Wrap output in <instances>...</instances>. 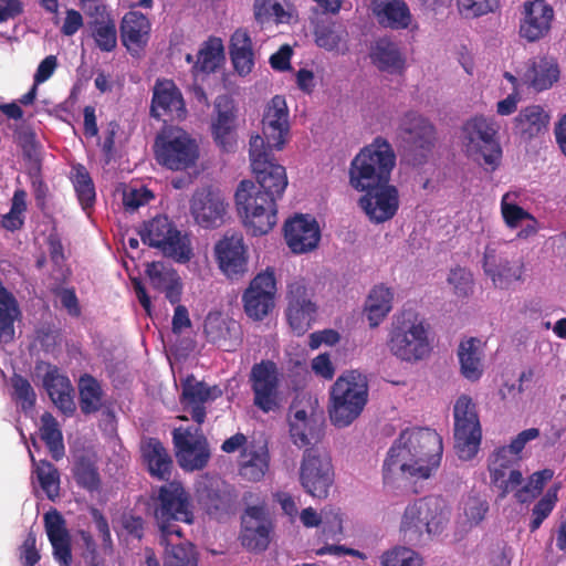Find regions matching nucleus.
Wrapping results in <instances>:
<instances>
[{"mask_svg": "<svg viewBox=\"0 0 566 566\" xmlns=\"http://www.w3.org/2000/svg\"><path fill=\"white\" fill-rule=\"evenodd\" d=\"M496 133L492 122L475 116L463 124L460 136L465 156L492 171L500 166L502 158Z\"/></svg>", "mask_w": 566, "mask_h": 566, "instance_id": "0eeeda50", "label": "nucleus"}, {"mask_svg": "<svg viewBox=\"0 0 566 566\" xmlns=\"http://www.w3.org/2000/svg\"><path fill=\"white\" fill-rule=\"evenodd\" d=\"M371 10L378 23L391 30L408 29L412 21L405 0H373Z\"/></svg>", "mask_w": 566, "mask_h": 566, "instance_id": "e433bc0d", "label": "nucleus"}, {"mask_svg": "<svg viewBox=\"0 0 566 566\" xmlns=\"http://www.w3.org/2000/svg\"><path fill=\"white\" fill-rule=\"evenodd\" d=\"M187 109L180 90L172 80L158 78L153 88L150 115L160 119H184Z\"/></svg>", "mask_w": 566, "mask_h": 566, "instance_id": "b1692460", "label": "nucleus"}, {"mask_svg": "<svg viewBox=\"0 0 566 566\" xmlns=\"http://www.w3.org/2000/svg\"><path fill=\"white\" fill-rule=\"evenodd\" d=\"M20 317L21 310L17 298L0 300V343L10 344L14 340V323Z\"/></svg>", "mask_w": 566, "mask_h": 566, "instance_id": "603ef678", "label": "nucleus"}, {"mask_svg": "<svg viewBox=\"0 0 566 566\" xmlns=\"http://www.w3.org/2000/svg\"><path fill=\"white\" fill-rule=\"evenodd\" d=\"M228 51L233 69L239 75L247 76L253 71L255 52L247 29L239 28L231 34Z\"/></svg>", "mask_w": 566, "mask_h": 566, "instance_id": "c9c22d12", "label": "nucleus"}, {"mask_svg": "<svg viewBox=\"0 0 566 566\" xmlns=\"http://www.w3.org/2000/svg\"><path fill=\"white\" fill-rule=\"evenodd\" d=\"M92 34L96 46L103 52H112L117 45V30L114 20H95L92 23Z\"/></svg>", "mask_w": 566, "mask_h": 566, "instance_id": "052dcab7", "label": "nucleus"}, {"mask_svg": "<svg viewBox=\"0 0 566 566\" xmlns=\"http://www.w3.org/2000/svg\"><path fill=\"white\" fill-rule=\"evenodd\" d=\"M210 399V388L202 381L189 376L182 382L181 403L191 419L201 426L206 419L205 403Z\"/></svg>", "mask_w": 566, "mask_h": 566, "instance_id": "ea45409f", "label": "nucleus"}, {"mask_svg": "<svg viewBox=\"0 0 566 566\" xmlns=\"http://www.w3.org/2000/svg\"><path fill=\"white\" fill-rule=\"evenodd\" d=\"M253 11L255 20L261 24L272 20L282 22L286 15L283 6L277 0H254Z\"/></svg>", "mask_w": 566, "mask_h": 566, "instance_id": "e2e57ef3", "label": "nucleus"}, {"mask_svg": "<svg viewBox=\"0 0 566 566\" xmlns=\"http://www.w3.org/2000/svg\"><path fill=\"white\" fill-rule=\"evenodd\" d=\"M368 401V382L364 375L350 370L339 376L329 390L328 415L337 428L352 424Z\"/></svg>", "mask_w": 566, "mask_h": 566, "instance_id": "7ed1b4c3", "label": "nucleus"}, {"mask_svg": "<svg viewBox=\"0 0 566 566\" xmlns=\"http://www.w3.org/2000/svg\"><path fill=\"white\" fill-rule=\"evenodd\" d=\"M144 244L157 248L165 255L174 258L178 262H188L191 258V249L181 238L180 231L166 216H157L143 223L138 230Z\"/></svg>", "mask_w": 566, "mask_h": 566, "instance_id": "ddd939ff", "label": "nucleus"}, {"mask_svg": "<svg viewBox=\"0 0 566 566\" xmlns=\"http://www.w3.org/2000/svg\"><path fill=\"white\" fill-rule=\"evenodd\" d=\"M40 437L55 461L63 458L65 453L63 434L59 422L53 415L48 411L41 416Z\"/></svg>", "mask_w": 566, "mask_h": 566, "instance_id": "09e8293b", "label": "nucleus"}, {"mask_svg": "<svg viewBox=\"0 0 566 566\" xmlns=\"http://www.w3.org/2000/svg\"><path fill=\"white\" fill-rule=\"evenodd\" d=\"M13 136L28 165L33 164L35 160H41L39 153L40 144L34 129L30 125L17 126L13 130Z\"/></svg>", "mask_w": 566, "mask_h": 566, "instance_id": "bf43d9fd", "label": "nucleus"}, {"mask_svg": "<svg viewBox=\"0 0 566 566\" xmlns=\"http://www.w3.org/2000/svg\"><path fill=\"white\" fill-rule=\"evenodd\" d=\"M322 531L326 538L339 539L343 535V514L339 509L324 507L322 510Z\"/></svg>", "mask_w": 566, "mask_h": 566, "instance_id": "774afa93", "label": "nucleus"}, {"mask_svg": "<svg viewBox=\"0 0 566 566\" xmlns=\"http://www.w3.org/2000/svg\"><path fill=\"white\" fill-rule=\"evenodd\" d=\"M334 479L329 454L318 447L305 449L300 465V483L304 491L313 497L326 499Z\"/></svg>", "mask_w": 566, "mask_h": 566, "instance_id": "f8f14e48", "label": "nucleus"}, {"mask_svg": "<svg viewBox=\"0 0 566 566\" xmlns=\"http://www.w3.org/2000/svg\"><path fill=\"white\" fill-rule=\"evenodd\" d=\"M160 544L165 546L167 566H197L195 546L184 538V533L178 537L175 534L160 533Z\"/></svg>", "mask_w": 566, "mask_h": 566, "instance_id": "c03bdc74", "label": "nucleus"}, {"mask_svg": "<svg viewBox=\"0 0 566 566\" xmlns=\"http://www.w3.org/2000/svg\"><path fill=\"white\" fill-rule=\"evenodd\" d=\"M219 270L229 280L241 279L248 272V250L241 234L224 235L214 245Z\"/></svg>", "mask_w": 566, "mask_h": 566, "instance_id": "4be33fe9", "label": "nucleus"}, {"mask_svg": "<svg viewBox=\"0 0 566 566\" xmlns=\"http://www.w3.org/2000/svg\"><path fill=\"white\" fill-rule=\"evenodd\" d=\"M381 566H422V559L410 548L395 547L382 554Z\"/></svg>", "mask_w": 566, "mask_h": 566, "instance_id": "0e129e2a", "label": "nucleus"}, {"mask_svg": "<svg viewBox=\"0 0 566 566\" xmlns=\"http://www.w3.org/2000/svg\"><path fill=\"white\" fill-rule=\"evenodd\" d=\"M153 149L156 161L171 171L195 167L200 156L197 140L178 126L161 128L156 135Z\"/></svg>", "mask_w": 566, "mask_h": 566, "instance_id": "423d86ee", "label": "nucleus"}, {"mask_svg": "<svg viewBox=\"0 0 566 566\" xmlns=\"http://www.w3.org/2000/svg\"><path fill=\"white\" fill-rule=\"evenodd\" d=\"M224 57L223 44L219 38H209L198 52L196 67L203 73L214 72Z\"/></svg>", "mask_w": 566, "mask_h": 566, "instance_id": "5fc2aeb1", "label": "nucleus"}, {"mask_svg": "<svg viewBox=\"0 0 566 566\" xmlns=\"http://www.w3.org/2000/svg\"><path fill=\"white\" fill-rule=\"evenodd\" d=\"M14 399L21 403L22 410H31L36 400V395L30 381L21 375L14 374L11 378Z\"/></svg>", "mask_w": 566, "mask_h": 566, "instance_id": "338daca9", "label": "nucleus"}, {"mask_svg": "<svg viewBox=\"0 0 566 566\" xmlns=\"http://www.w3.org/2000/svg\"><path fill=\"white\" fill-rule=\"evenodd\" d=\"M42 366L46 367V371L42 379V385L46 390L54 406L65 416H72L75 410L74 388L69 377L60 371V369L51 364L41 363L36 365V369Z\"/></svg>", "mask_w": 566, "mask_h": 566, "instance_id": "cd10ccee", "label": "nucleus"}, {"mask_svg": "<svg viewBox=\"0 0 566 566\" xmlns=\"http://www.w3.org/2000/svg\"><path fill=\"white\" fill-rule=\"evenodd\" d=\"M239 216L254 237L269 233L277 223V199L256 191L251 180H242L234 195Z\"/></svg>", "mask_w": 566, "mask_h": 566, "instance_id": "39448f33", "label": "nucleus"}, {"mask_svg": "<svg viewBox=\"0 0 566 566\" xmlns=\"http://www.w3.org/2000/svg\"><path fill=\"white\" fill-rule=\"evenodd\" d=\"M144 463L149 474L160 481H168L171 475L172 459L157 438H148L140 448Z\"/></svg>", "mask_w": 566, "mask_h": 566, "instance_id": "4c0bfd02", "label": "nucleus"}, {"mask_svg": "<svg viewBox=\"0 0 566 566\" xmlns=\"http://www.w3.org/2000/svg\"><path fill=\"white\" fill-rule=\"evenodd\" d=\"M554 471L544 469L534 472L526 481L517 486L513 493L515 501L520 504L533 502L544 490L545 484L553 479Z\"/></svg>", "mask_w": 566, "mask_h": 566, "instance_id": "8fccbe9b", "label": "nucleus"}, {"mask_svg": "<svg viewBox=\"0 0 566 566\" xmlns=\"http://www.w3.org/2000/svg\"><path fill=\"white\" fill-rule=\"evenodd\" d=\"M483 343L476 337H470L460 343L458 358L462 376L476 381L483 375Z\"/></svg>", "mask_w": 566, "mask_h": 566, "instance_id": "37998d69", "label": "nucleus"}, {"mask_svg": "<svg viewBox=\"0 0 566 566\" xmlns=\"http://www.w3.org/2000/svg\"><path fill=\"white\" fill-rule=\"evenodd\" d=\"M276 279L274 270L266 268L258 273L242 294L245 314L254 319L262 321L275 305Z\"/></svg>", "mask_w": 566, "mask_h": 566, "instance_id": "a211bd4d", "label": "nucleus"}, {"mask_svg": "<svg viewBox=\"0 0 566 566\" xmlns=\"http://www.w3.org/2000/svg\"><path fill=\"white\" fill-rule=\"evenodd\" d=\"M399 136L415 150L430 151L436 140L434 126L416 112L406 113L399 123Z\"/></svg>", "mask_w": 566, "mask_h": 566, "instance_id": "c756f323", "label": "nucleus"}, {"mask_svg": "<svg viewBox=\"0 0 566 566\" xmlns=\"http://www.w3.org/2000/svg\"><path fill=\"white\" fill-rule=\"evenodd\" d=\"M369 57L380 72L401 74L406 69V57L398 44L387 36L379 38L373 43Z\"/></svg>", "mask_w": 566, "mask_h": 566, "instance_id": "f704fd0d", "label": "nucleus"}, {"mask_svg": "<svg viewBox=\"0 0 566 566\" xmlns=\"http://www.w3.org/2000/svg\"><path fill=\"white\" fill-rule=\"evenodd\" d=\"M483 270L495 287L507 289L512 283L522 280L524 262L506 244L491 243L484 250Z\"/></svg>", "mask_w": 566, "mask_h": 566, "instance_id": "2eb2a0df", "label": "nucleus"}, {"mask_svg": "<svg viewBox=\"0 0 566 566\" xmlns=\"http://www.w3.org/2000/svg\"><path fill=\"white\" fill-rule=\"evenodd\" d=\"M312 298L313 293L304 279H295L287 284L285 314L291 328L297 335L306 333L316 319L318 307Z\"/></svg>", "mask_w": 566, "mask_h": 566, "instance_id": "f3484780", "label": "nucleus"}, {"mask_svg": "<svg viewBox=\"0 0 566 566\" xmlns=\"http://www.w3.org/2000/svg\"><path fill=\"white\" fill-rule=\"evenodd\" d=\"M396 159L391 144L377 136L353 158L348 172L349 185L355 190L363 191L388 184Z\"/></svg>", "mask_w": 566, "mask_h": 566, "instance_id": "f257e3e1", "label": "nucleus"}, {"mask_svg": "<svg viewBox=\"0 0 566 566\" xmlns=\"http://www.w3.org/2000/svg\"><path fill=\"white\" fill-rule=\"evenodd\" d=\"M430 326L413 311L397 314L388 334L389 352L406 363H417L427 358L431 350Z\"/></svg>", "mask_w": 566, "mask_h": 566, "instance_id": "f03ea898", "label": "nucleus"}, {"mask_svg": "<svg viewBox=\"0 0 566 566\" xmlns=\"http://www.w3.org/2000/svg\"><path fill=\"white\" fill-rule=\"evenodd\" d=\"M158 506L155 517L160 533L181 536V527L178 522L192 524L195 515L189 493L179 482H170L159 488Z\"/></svg>", "mask_w": 566, "mask_h": 566, "instance_id": "1a4fd4ad", "label": "nucleus"}, {"mask_svg": "<svg viewBox=\"0 0 566 566\" xmlns=\"http://www.w3.org/2000/svg\"><path fill=\"white\" fill-rule=\"evenodd\" d=\"M394 294L384 284L376 285L369 292L365 311L370 327H377L392 308Z\"/></svg>", "mask_w": 566, "mask_h": 566, "instance_id": "49530a36", "label": "nucleus"}, {"mask_svg": "<svg viewBox=\"0 0 566 566\" xmlns=\"http://www.w3.org/2000/svg\"><path fill=\"white\" fill-rule=\"evenodd\" d=\"M361 192H365V195L359 199V206L370 221L382 223L394 218L397 213L399 193L394 185L388 182L369 190H363Z\"/></svg>", "mask_w": 566, "mask_h": 566, "instance_id": "393cba45", "label": "nucleus"}, {"mask_svg": "<svg viewBox=\"0 0 566 566\" xmlns=\"http://www.w3.org/2000/svg\"><path fill=\"white\" fill-rule=\"evenodd\" d=\"M448 522L449 510L444 501L438 496H426L407 505L401 517L400 532L407 543L416 545L424 534H441Z\"/></svg>", "mask_w": 566, "mask_h": 566, "instance_id": "20e7f679", "label": "nucleus"}, {"mask_svg": "<svg viewBox=\"0 0 566 566\" xmlns=\"http://www.w3.org/2000/svg\"><path fill=\"white\" fill-rule=\"evenodd\" d=\"M44 527L52 546V554L60 566H71L72 543L65 520L57 510L44 514Z\"/></svg>", "mask_w": 566, "mask_h": 566, "instance_id": "2f4dec72", "label": "nucleus"}, {"mask_svg": "<svg viewBox=\"0 0 566 566\" xmlns=\"http://www.w3.org/2000/svg\"><path fill=\"white\" fill-rule=\"evenodd\" d=\"M270 455L265 447L251 443L241 451L239 474L251 482L261 481L269 470Z\"/></svg>", "mask_w": 566, "mask_h": 566, "instance_id": "79ce46f5", "label": "nucleus"}, {"mask_svg": "<svg viewBox=\"0 0 566 566\" xmlns=\"http://www.w3.org/2000/svg\"><path fill=\"white\" fill-rule=\"evenodd\" d=\"M555 17L553 7L545 0L525 1L520 20V36L537 42L548 35Z\"/></svg>", "mask_w": 566, "mask_h": 566, "instance_id": "5701e85b", "label": "nucleus"}, {"mask_svg": "<svg viewBox=\"0 0 566 566\" xmlns=\"http://www.w3.org/2000/svg\"><path fill=\"white\" fill-rule=\"evenodd\" d=\"M254 405L264 412L277 407L279 370L276 364L265 359L254 364L250 374Z\"/></svg>", "mask_w": 566, "mask_h": 566, "instance_id": "412c9836", "label": "nucleus"}, {"mask_svg": "<svg viewBox=\"0 0 566 566\" xmlns=\"http://www.w3.org/2000/svg\"><path fill=\"white\" fill-rule=\"evenodd\" d=\"M262 133L265 148L283 149L290 133L289 107L284 96L275 95L268 103L262 118Z\"/></svg>", "mask_w": 566, "mask_h": 566, "instance_id": "6ab92c4d", "label": "nucleus"}, {"mask_svg": "<svg viewBox=\"0 0 566 566\" xmlns=\"http://www.w3.org/2000/svg\"><path fill=\"white\" fill-rule=\"evenodd\" d=\"M454 449L461 460H471L479 451L482 429L475 402L461 395L453 406Z\"/></svg>", "mask_w": 566, "mask_h": 566, "instance_id": "9d476101", "label": "nucleus"}, {"mask_svg": "<svg viewBox=\"0 0 566 566\" xmlns=\"http://www.w3.org/2000/svg\"><path fill=\"white\" fill-rule=\"evenodd\" d=\"M290 436L298 448H305L319 442L323 429L317 422H290Z\"/></svg>", "mask_w": 566, "mask_h": 566, "instance_id": "13d9d810", "label": "nucleus"}, {"mask_svg": "<svg viewBox=\"0 0 566 566\" xmlns=\"http://www.w3.org/2000/svg\"><path fill=\"white\" fill-rule=\"evenodd\" d=\"M199 427H179L172 431L176 458L180 468L186 471L202 470L210 459L207 439Z\"/></svg>", "mask_w": 566, "mask_h": 566, "instance_id": "dca6fc26", "label": "nucleus"}, {"mask_svg": "<svg viewBox=\"0 0 566 566\" xmlns=\"http://www.w3.org/2000/svg\"><path fill=\"white\" fill-rule=\"evenodd\" d=\"M240 539L250 552H264L271 542L273 523L263 506H249L242 515Z\"/></svg>", "mask_w": 566, "mask_h": 566, "instance_id": "aec40b11", "label": "nucleus"}, {"mask_svg": "<svg viewBox=\"0 0 566 566\" xmlns=\"http://www.w3.org/2000/svg\"><path fill=\"white\" fill-rule=\"evenodd\" d=\"M190 212L201 228L216 229L223 224L227 205L209 188L197 190L190 201Z\"/></svg>", "mask_w": 566, "mask_h": 566, "instance_id": "a878e982", "label": "nucleus"}, {"mask_svg": "<svg viewBox=\"0 0 566 566\" xmlns=\"http://www.w3.org/2000/svg\"><path fill=\"white\" fill-rule=\"evenodd\" d=\"M145 272L151 287L163 292L170 304L180 302L182 282L176 270L164 262H151L146 265Z\"/></svg>", "mask_w": 566, "mask_h": 566, "instance_id": "72a5a7b5", "label": "nucleus"}, {"mask_svg": "<svg viewBox=\"0 0 566 566\" xmlns=\"http://www.w3.org/2000/svg\"><path fill=\"white\" fill-rule=\"evenodd\" d=\"M558 485H553L547 490L543 497H541L532 510V518L530 522V531L533 533L537 531L543 522L551 515L557 501H558Z\"/></svg>", "mask_w": 566, "mask_h": 566, "instance_id": "680f3d73", "label": "nucleus"}, {"mask_svg": "<svg viewBox=\"0 0 566 566\" xmlns=\"http://www.w3.org/2000/svg\"><path fill=\"white\" fill-rule=\"evenodd\" d=\"M203 331L209 343L224 352H233L242 342L241 326L234 319H228L221 313H209L205 319Z\"/></svg>", "mask_w": 566, "mask_h": 566, "instance_id": "7c9ffc66", "label": "nucleus"}, {"mask_svg": "<svg viewBox=\"0 0 566 566\" xmlns=\"http://www.w3.org/2000/svg\"><path fill=\"white\" fill-rule=\"evenodd\" d=\"M217 116L211 124V133L214 143L222 151H233L235 138V115L230 108L221 109L220 103L216 105Z\"/></svg>", "mask_w": 566, "mask_h": 566, "instance_id": "a18cd8bd", "label": "nucleus"}, {"mask_svg": "<svg viewBox=\"0 0 566 566\" xmlns=\"http://www.w3.org/2000/svg\"><path fill=\"white\" fill-rule=\"evenodd\" d=\"M559 77L556 61L547 56H538L530 61L521 81L537 92L549 88Z\"/></svg>", "mask_w": 566, "mask_h": 566, "instance_id": "a19ab883", "label": "nucleus"}, {"mask_svg": "<svg viewBox=\"0 0 566 566\" xmlns=\"http://www.w3.org/2000/svg\"><path fill=\"white\" fill-rule=\"evenodd\" d=\"M196 493L199 506L212 520L226 521L238 510L235 488L219 476H203Z\"/></svg>", "mask_w": 566, "mask_h": 566, "instance_id": "9b49d317", "label": "nucleus"}, {"mask_svg": "<svg viewBox=\"0 0 566 566\" xmlns=\"http://www.w3.org/2000/svg\"><path fill=\"white\" fill-rule=\"evenodd\" d=\"M346 32L332 21H318L314 28L315 43L327 51L337 50L345 42Z\"/></svg>", "mask_w": 566, "mask_h": 566, "instance_id": "4d7b16f0", "label": "nucleus"}, {"mask_svg": "<svg viewBox=\"0 0 566 566\" xmlns=\"http://www.w3.org/2000/svg\"><path fill=\"white\" fill-rule=\"evenodd\" d=\"M73 476L78 486L95 492L101 489V476L95 462L88 457H80L73 468Z\"/></svg>", "mask_w": 566, "mask_h": 566, "instance_id": "864d4df0", "label": "nucleus"}, {"mask_svg": "<svg viewBox=\"0 0 566 566\" xmlns=\"http://www.w3.org/2000/svg\"><path fill=\"white\" fill-rule=\"evenodd\" d=\"M284 237L294 253H306L314 250L321 240V230L315 218L297 214L286 221Z\"/></svg>", "mask_w": 566, "mask_h": 566, "instance_id": "bb28decb", "label": "nucleus"}, {"mask_svg": "<svg viewBox=\"0 0 566 566\" xmlns=\"http://www.w3.org/2000/svg\"><path fill=\"white\" fill-rule=\"evenodd\" d=\"M30 458L34 467L33 473L49 499H54L60 491V473L57 469L49 461L41 460L36 462L30 452Z\"/></svg>", "mask_w": 566, "mask_h": 566, "instance_id": "3c124183", "label": "nucleus"}, {"mask_svg": "<svg viewBox=\"0 0 566 566\" xmlns=\"http://www.w3.org/2000/svg\"><path fill=\"white\" fill-rule=\"evenodd\" d=\"M151 24L148 18L138 11H128L120 22V40L126 50L137 56L146 48Z\"/></svg>", "mask_w": 566, "mask_h": 566, "instance_id": "473e14b6", "label": "nucleus"}, {"mask_svg": "<svg viewBox=\"0 0 566 566\" xmlns=\"http://www.w3.org/2000/svg\"><path fill=\"white\" fill-rule=\"evenodd\" d=\"M409 451H403L399 443H394L384 461L382 479L387 485H395L412 478L428 479L427 467H416L408 458Z\"/></svg>", "mask_w": 566, "mask_h": 566, "instance_id": "c85d7f7f", "label": "nucleus"}, {"mask_svg": "<svg viewBox=\"0 0 566 566\" xmlns=\"http://www.w3.org/2000/svg\"><path fill=\"white\" fill-rule=\"evenodd\" d=\"M272 151L265 148L260 135L251 137L249 156L258 184L256 191L281 200L289 184L287 175L285 167L276 161Z\"/></svg>", "mask_w": 566, "mask_h": 566, "instance_id": "6e6552de", "label": "nucleus"}, {"mask_svg": "<svg viewBox=\"0 0 566 566\" xmlns=\"http://www.w3.org/2000/svg\"><path fill=\"white\" fill-rule=\"evenodd\" d=\"M491 485L497 492V499L503 500L510 493H514L517 486L524 482L522 472L518 469L505 470L492 469L490 472Z\"/></svg>", "mask_w": 566, "mask_h": 566, "instance_id": "6e6d98bb", "label": "nucleus"}, {"mask_svg": "<svg viewBox=\"0 0 566 566\" xmlns=\"http://www.w3.org/2000/svg\"><path fill=\"white\" fill-rule=\"evenodd\" d=\"M551 116L541 105L523 107L514 118L515 133L524 140H531L548 129Z\"/></svg>", "mask_w": 566, "mask_h": 566, "instance_id": "58836bf2", "label": "nucleus"}, {"mask_svg": "<svg viewBox=\"0 0 566 566\" xmlns=\"http://www.w3.org/2000/svg\"><path fill=\"white\" fill-rule=\"evenodd\" d=\"M78 403L83 415L97 412L102 407L103 389L99 381L90 374L80 377L78 382Z\"/></svg>", "mask_w": 566, "mask_h": 566, "instance_id": "de8ad7c7", "label": "nucleus"}, {"mask_svg": "<svg viewBox=\"0 0 566 566\" xmlns=\"http://www.w3.org/2000/svg\"><path fill=\"white\" fill-rule=\"evenodd\" d=\"M403 451H409L408 458L416 467H427L428 478L441 461L443 446L442 439L436 430L416 428L405 430L395 441Z\"/></svg>", "mask_w": 566, "mask_h": 566, "instance_id": "4468645a", "label": "nucleus"}, {"mask_svg": "<svg viewBox=\"0 0 566 566\" xmlns=\"http://www.w3.org/2000/svg\"><path fill=\"white\" fill-rule=\"evenodd\" d=\"M512 197H514V195L511 192H506L502 197L501 213L505 224L511 229H515L523 220L532 219V214L518 205L510 202L509 200Z\"/></svg>", "mask_w": 566, "mask_h": 566, "instance_id": "69168bd1", "label": "nucleus"}]
</instances>
